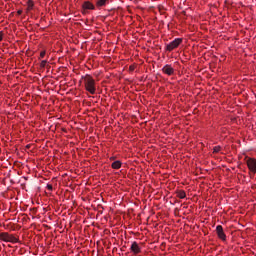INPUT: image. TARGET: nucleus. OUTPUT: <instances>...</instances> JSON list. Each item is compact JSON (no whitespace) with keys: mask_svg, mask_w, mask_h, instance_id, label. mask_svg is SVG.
<instances>
[{"mask_svg":"<svg viewBox=\"0 0 256 256\" xmlns=\"http://www.w3.org/2000/svg\"><path fill=\"white\" fill-rule=\"evenodd\" d=\"M81 80L84 83L85 91L90 93V95H95V93H97V83L95 82L93 76L86 74L85 76L81 77Z\"/></svg>","mask_w":256,"mask_h":256,"instance_id":"nucleus-1","label":"nucleus"},{"mask_svg":"<svg viewBox=\"0 0 256 256\" xmlns=\"http://www.w3.org/2000/svg\"><path fill=\"white\" fill-rule=\"evenodd\" d=\"M0 241H4V243H19V238L9 232H1Z\"/></svg>","mask_w":256,"mask_h":256,"instance_id":"nucleus-2","label":"nucleus"},{"mask_svg":"<svg viewBox=\"0 0 256 256\" xmlns=\"http://www.w3.org/2000/svg\"><path fill=\"white\" fill-rule=\"evenodd\" d=\"M245 161H246V165H247L250 173L255 175L256 174V159L246 156Z\"/></svg>","mask_w":256,"mask_h":256,"instance_id":"nucleus-3","label":"nucleus"},{"mask_svg":"<svg viewBox=\"0 0 256 256\" xmlns=\"http://www.w3.org/2000/svg\"><path fill=\"white\" fill-rule=\"evenodd\" d=\"M181 43H183V38L174 39L172 42L166 45V51H174V49H177Z\"/></svg>","mask_w":256,"mask_h":256,"instance_id":"nucleus-4","label":"nucleus"},{"mask_svg":"<svg viewBox=\"0 0 256 256\" xmlns=\"http://www.w3.org/2000/svg\"><path fill=\"white\" fill-rule=\"evenodd\" d=\"M88 11H95V4L90 1H85L82 4V13L83 15L87 14Z\"/></svg>","mask_w":256,"mask_h":256,"instance_id":"nucleus-5","label":"nucleus"},{"mask_svg":"<svg viewBox=\"0 0 256 256\" xmlns=\"http://www.w3.org/2000/svg\"><path fill=\"white\" fill-rule=\"evenodd\" d=\"M130 251L133 253V255H139V253H141V246L139 243H137V241L132 242Z\"/></svg>","mask_w":256,"mask_h":256,"instance_id":"nucleus-6","label":"nucleus"},{"mask_svg":"<svg viewBox=\"0 0 256 256\" xmlns=\"http://www.w3.org/2000/svg\"><path fill=\"white\" fill-rule=\"evenodd\" d=\"M216 233H217L218 237L221 239V241L227 240V235H225V231H223V226L218 225L216 227Z\"/></svg>","mask_w":256,"mask_h":256,"instance_id":"nucleus-7","label":"nucleus"},{"mask_svg":"<svg viewBox=\"0 0 256 256\" xmlns=\"http://www.w3.org/2000/svg\"><path fill=\"white\" fill-rule=\"evenodd\" d=\"M162 73H164L165 75L171 76L175 74V69L173 67H171V65L166 64L163 68H162Z\"/></svg>","mask_w":256,"mask_h":256,"instance_id":"nucleus-8","label":"nucleus"},{"mask_svg":"<svg viewBox=\"0 0 256 256\" xmlns=\"http://www.w3.org/2000/svg\"><path fill=\"white\" fill-rule=\"evenodd\" d=\"M34 9H35V2H33V0H28L26 13H31V11H33Z\"/></svg>","mask_w":256,"mask_h":256,"instance_id":"nucleus-9","label":"nucleus"},{"mask_svg":"<svg viewBox=\"0 0 256 256\" xmlns=\"http://www.w3.org/2000/svg\"><path fill=\"white\" fill-rule=\"evenodd\" d=\"M122 165L123 163L121 161L116 160L111 164V167L112 169H121Z\"/></svg>","mask_w":256,"mask_h":256,"instance_id":"nucleus-10","label":"nucleus"},{"mask_svg":"<svg viewBox=\"0 0 256 256\" xmlns=\"http://www.w3.org/2000/svg\"><path fill=\"white\" fill-rule=\"evenodd\" d=\"M109 3V0H97L96 7H105Z\"/></svg>","mask_w":256,"mask_h":256,"instance_id":"nucleus-11","label":"nucleus"},{"mask_svg":"<svg viewBox=\"0 0 256 256\" xmlns=\"http://www.w3.org/2000/svg\"><path fill=\"white\" fill-rule=\"evenodd\" d=\"M177 197L178 199H185V197H187V193H185V190H179L177 192Z\"/></svg>","mask_w":256,"mask_h":256,"instance_id":"nucleus-12","label":"nucleus"},{"mask_svg":"<svg viewBox=\"0 0 256 256\" xmlns=\"http://www.w3.org/2000/svg\"><path fill=\"white\" fill-rule=\"evenodd\" d=\"M221 146H215L214 148H213V153H215V154H217V153H221Z\"/></svg>","mask_w":256,"mask_h":256,"instance_id":"nucleus-13","label":"nucleus"},{"mask_svg":"<svg viewBox=\"0 0 256 256\" xmlns=\"http://www.w3.org/2000/svg\"><path fill=\"white\" fill-rule=\"evenodd\" d=\"M46 66H47V60H42L40 63L41 69H45Z\"/></svg>","mask_w":256,"mask_h":256,"instance_id":"nucleus-14","label":"nucleus"},{"mask_svg":"<svg viewBox=\"0 0 256 256\" xmlns=\"http://www.w3.org/2000/svg\"><path fill=\"white\" fill-rule=\"evenodd\" d=\"M45 55H47V52H46L45 50L41 51V52H40L39 59H44V58H45Z\"/></svg>","mask_w":256,"mask_h":256,"instance_id":"nucleus-15","label":"nucleus"},{"mask_svg":"<svg viewBox=\"0 0 256 256\" xmlns=\"http://www.w3.org/2000/svg\"><path fill=\"white\" fill-rule=\"evenodd\" d=\"M3 37H5V33H3V31H0V42L3 41Z\"/></svg>","mask_w":256,"mask_h":256,"instance_id":"nucleus-16","label":"nucleus"},{"mask_svg":"<svg viewBox=\"0 0 256 256\" xmlns=\"http://www.w3.org/2000/svg\"><path fill=\"white\" fill-rule=\"evenodd\" d=\"M46 187H47L48 191H53V185L47 184Z\"/></svg>","mask_w":256,"mask_h":256,"instance_id":"nucleus-17","label":"nucleus"},{"mask_svg":"<svg viewBox=\"0 0 256 256\" xmlns=\"http://www.w3.org/2000/svg\"><path fill=\"white\" fill-rule=\"evenodd\" d=\"M129 71H131V72L135 71V65H130L129 66Z\"/></svg>","mask_w":256,"mask_h":256,"instance_id":"nucleus-18","label":"nucleus"},{"mask_svg":"<svg viewBox=\"0 0 256 256\" xmlns=\"http://www.w3.org/2000/svg\"><path fill=\"white\" fill-rule=\"evenodd\" d=\"M22 13H23V10H18L17 11V15H22Z\"/></svg>","mask_w":256,"mask_h":256,"instance_id":"nucleus-19","label":"nucleus"},{"mask_svg":"<svg viewBox=\"0 0 256 256\" xmlns=\"http://www.w3.org/2000/svg\"><path fill=\"white\" fill-rule=\"evenodd\" d=\"M114 160H115V157H111V158H110V161H114Z\"/></svg>","mask_w":256,"mask_h":256,"instance_id":"nucleus-20","label":"nucleus"}]
</instances>
